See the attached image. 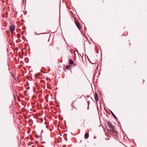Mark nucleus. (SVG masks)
I'll list each match as a JSON object with an SVG mask.
<instances>
[{"mask_svg": "<svg viewBox=\"0 0 147 147\" xmlns=\"http://www.w3.org/2000/svg\"><path fill=\"white\" fill-rule=\"evenodd\" d=\"M107 126L108 129L109 130H112L113 129V126L110 123L108 122Z\"/></svg>", "mask_w": 147, "mask_h": 147, "instance_id": "f257e3e1", "label": "nucleus"}, {"mask_svg": "<svg viewBox=\"0 0 147 147\" xmlns=\"http://www.w3.org/2000/svg\"><path fill=\"white\" fill-rule=\"evenodd\" d=\"M89 136V134L88 133H86L85 134V136H84V138L86 139H87Z\"/></svg>", "mask_w": 147, "mask_h": 147, "instance_id": "39448f33", "label": "nucleus"}, {"mask_svg": "<svg viewBox=\"0 0 147 147\" xmlns=\"http://www.w3.org/2000/svg\"><path fill=\"white\" fill-rule=\"evenodd\" d=\"M10 28L11 33H13V31L15 28V26L13 25H11L10 26Z\"/></svg>", "mask_w": 147, "mask_h": 147, "instance_id": "f03ea898", "label": "nucleus"}, {"mask_svg": "<svg viewBox=\"0 0 147 147\" xmlns=\"http://www.w3.org/2000/svg\"><path fill=\"white\" fill-rule=\"evenodd\" d=\"M73 63H74V62L72 60H69V63L70 64H72Z\"/></svg>", "mask_w": 147, "mask_h": 147, "instance_id": "423d86ee", "label": "nucleus"}, {"mask_svg": "<svg viewBox=\"0 0 147 147\" xmlns=\"http://www.w3.org/2000/svg\"><path fill=\"white\" fill-rule=\"evenodd\" d=\"M76 24L78 28L79 29H80V24L79 23H77V22H76Z\"/></svg>", "mask_w": 147, "mask_h": 147, "instance_id": "20e7f679", "label": "nucleus"}, {"mask_svg": "<svg viewBox=\"0 0 147 147\" xmlns=\"http://www.w3.org/2000/svg\"><path fill=\"white\" fill-rule=\"evenodd\" d=\"M95 99L96 101H98V95L97 93L95 94Z\"/></svg>", "mask_w": 147, "mask_h": 147, "instance_id": "7ed1b4c3", "label": "nucleus"}, {"mask_svg": "<svg viewBox=\"0 0 147 147\" xmlns=\"http://www.w3.org/2000/svg\"><path fill=\"white\" fill-rule=\"evenodd\" d=\"M70 65H67L66 67V68L67 69H68L70 67Z\"/></svg>", "mask_w": 147, "mask_h": 147, "instance_id": "0eeeda50", "label": "nucleus"}, {"mask_svg": "<svg viewBox=\"0 0 147 147\" xmlns=\"http://www.w3.org/2000/svg\"><path fill=\"white\" fill-rule=\"evenodd\" d=\"M111 113L112 115L115 118H116V117L115 116V115L112 112H111Z\"/></svg>", "mask_w": 147, "mask_h": 147, "instance_id": "6e6552de", "label": "nucleus"}]
</instances>
